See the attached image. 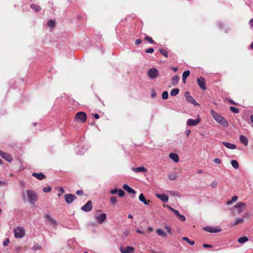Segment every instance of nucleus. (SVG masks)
Masks as SVG:
<instances>
[{"instance_id":"1","label":"nucleus","mask_w":253,"mask_h":253,"mask_svg":"<svg viewBox=\"0 0 253 253\" xmlns=\"http://www.w3.org/2000/svg\"><path fill=\"white\" fill-rule=\"evenodd\" d=\"M22 198L24 202L28 201L32 205H35L38 199L37 193L32 190H27L22 193Z\"/></svg>"},{"instance_id":"2","label":"nucleus","mask_w":253,"mask_h":253,"mask_svg":"<svg viewBox=\"0 0 253 253\" xmlns=\"http://www.w3.org/2000/svg\"><path fill=\"white\" fill-rule=\"evenodd\" d=\"M211 114L213 119L219 124L224 126H228V122L223 117L213 110L211 111Z\"/></svg>"},{"instance_id":"3","label":"nucleus","mask_w":253,"mask_h":253,"mask_svg":"<svg viewBox=\"0 0 253 253\" xmlns=\"http://www.w3.org/2000/svg\"><path fill=\"white\" fill-rule=\"evenodd\" d=\"M87 119L86 114L82 111L79 112L76 114L75 119L77 122L81 123H84L86 122Z\"/></svg>"},{"instance_id":"4","label":"nucleus","mask_w":253,"mask_h":253,"mask_svg":"<svg viewBox=\"0 0 253 253\" xmlns=\"http://www.w3.org/2000/svg\"><path fill=\"white\" fill-rule=\"evenodd\" d=\"M14 236L16 238H21L25 234V229L23 227H17L14 230Z\"/></svg>"},{"instance_id":"5","label":"nucleus","mask_w":253,"mask_h":253,"mask_svg":"<svg viewBox=\"0 0 253 253\" xmlns=\"http://www.w3.org/2000/svg\"><path fill=\"white\" fill-rule=\"evenodd\" d=\"M159 71L156 68H151L147 71V75L149 79H154L159 75Z\"/></svg>"},{"instance_id":"6","label":"nucleus","mask_w":253,"mask_h":253,"mask_svg":"<svg viewBox=\"0 0 253 253\" xmlns=\"http://www.w3.org/2000/svg\"><path fill=\"white\" fill-rule=\"evenodd\" d=\"M246 208V204L243 202H239L234 206V209H238L237 211L238 214L241 213Z\"/></svg>"},{"instance_id":"7","label":"nucleus","mask_w":253,"mask_h":253,"mask_svg":"<svg viewBox=\"0 0 253 253\" xmlns=\"http://www.w3.org/2000/svg\"><path fill=\"white\" fill-rule=\"evenodd\" d=\"M184 96L185 99L187 102L194 105L195 106L199 105V104L195 101L193 97L190 95L189 91L185 92Z\"/></svg>"},{"instance_id":"8","label":"nucleus","mask_w":253,"mask_h":253,"mask_svg":"<svg viewBox=\"0 0 253 253\" xmlns=\"http://www.w3.org/2000/svg\"><path fill=\"white\" fill-rule=\"evenodd\" d=\"M64 197L66 202L68 204L72 203L77 199V197L72 194H66L65 195Z\"/></svg>"},{"instance_id":"9","label":"nucleus","mask_w":253,"mask_h":253,"mask_svg":"<svg viewBox=\"0 0 253 253\" xmlns=\"http://www.w3.org/2000/svg\"><path fill=\"white\" fill-rule=\"evenodd\" d=\"M203 230L212 233L219 232L221 229L219 227H213L212 226H206L203 228Z\"/></svg>"},{"instance_id":"10","label":"nucleus","mask_w":253,"mask_h":253,"mask_svg":"<svg viewBox=\"0 0 253 253\" xmlns=\"http://www.w3.org/2000/svg\"><path fill=\"white\" fill-rule=\"evenodd\" d=\"M92 204L91 201H88L86 203L81 207V210L84 212H88L91 211Z\"/></svg>"},{"instance_id":"11","label":"nucleus","mask_w":253,"mask_h":253,"mask_svg":"<svg viewBox=\"0 0 253 253\" xmlns=\"http://www.w3.org/2000/svg\"><path fill=\"white\" fill-rule=\"evenodd\" d=\"M197 82L199 87L203 90H206L207 87L205 85V80L204 77H200L197 79Z\"/></svg>"},{"instance_id":"12","label":"nucleus","mask_w":253,"mask_h":253,"mask_svg":"<svg viewBox=\"0 0 253 253\" xmlns=\"http://www.w3.org/2000/svg\"><path fill=\"white\" fill-rule=\"evenodd\" d=\"M0 156L8 162L12 161V158L10 154L0 150Z\"/></svg>"},{"instance_id":"13","label":"nucleus","mask_w":253,"mask_h":253,"mask_svg":"<svg viewBox=\"0 0 253 253\" xmlns=\"http://www.w3.org/2000/svg\"><path fill=\"white\" fill-rule=\"evenodd\" d=\"M94 216L96 220L99 223H102L106 219V215L104 213L95 214Z\"/></svg>"},{"instance_id":"14","label":"nucleus","mask_w":253,"mask_h":253,"mask_svg":"<svg viewBox=\"0 0 253 253\" xmlns=\"http://www.w3.org/2000/svg\"><path fill=\"white\" fill-rule=\"evenodd\" d=\"M200 122V119L197 118V119L194 120L192 119H189L187 121V125L188 126H195Z\"/></svg>"},{"instance_id":"15","label":"nucleus","mask_w":253,"mask_h":253,"mask_svg":"<svg viewBox=\"0 0 253 253\" xmlns=\"http://www.w3.org/2000/svg\"><path fill=\"white\" fill-rule=\"evenodd\" d=\"M134 251V249L130 246H127L126 248H121L120 249V251L122 253H132Z\"/></svg>"},{"instance_id":"16","label":"nucleus","mask_w":253,"mask_h":253,"mask_svg":"<svg viewBox=\"0 0 253 253\" xmlns=\"http://www.w3.org/2000/svg\"><path fill=\"white\" fill-rule=\"evenodd\" d=\"M156 196L164 203H167L169 201L168 196L165 194H157Z\"/></svg>"},{"instance_id":"17","label":"nucleus","mask_w":253,"mask_h":253,"mask_svg":"<svg viewBox=\"0 0 253 253\" xmlns=\"http://www.w3.org/2000/svg\"><path fill=\"white\" fill-rule=\"evenodd\" d=\"M132 170L133 171L136 173L140 172H146L147 171V169L144 167L132 168Z\"/></svg>"},{"instance_id":"18","label":"nucleus","mask_w":253,"mask_h":253,"mask_svg":"<svg viewBox=\"0 0 253 253\" xmlns=\"http://www.w3.org/2000/svg\"><path fill=\"white\" fill-rule=\"evenodd\" d=\"M46 219L52 225H56L57 222L49 214H45L44 216Z\"/></svg>"},{"instance_id":"19","label":"nucleus","mask_w":253,"mask_h":253,"mask_svg":"<svg viewBox=\"0 0 253 253\" xmlns=\"http://www.w3.org/2000/svg\"><path fill=\"white\" fill-rule=\"evenodd\" d=\"M124 189L126 190L129 194H135V190L127 184H124L123 186Z\"/></svg>"},{"instance_id":"20","label":"nucleus","mask_w":253,"mask_h":253,"mask_svg":"<svg viewBox=\"0 0 253 253\" xmlns=\"http://www.w3.org/2000/svg\"><path fill=\"white\" fill-rule=\"evenodd\" d=\"M139 200L140 201L142 202L145 205H148L151 202V201L150 200L147 201L145 199V198L142 193L140 194V195L139 196Z\"/></svg>"},{"instance_id":"21","label":"nucleus","mask_w":253,"mask_h":253,"mask_svg":"<svg viewBox=\"0 0 253 253\" xmlns=\"http://www.w3.org/2000/svg\"><path fill=\"white\" fill-rule=\"evenodd\" d=\"M32 176L34 177H35L36 178H37L39 180H42L45 177L44 175L42 172H40V173L33 172Z\"/></svg>"},{"instance_id":"22","label":"nucleus","mask_w":253,"mask_h":253,"mask_svg":"<svg viewBox=\"0 0 253 253\" xmlns=\"http://www.w3.org/2000/svg\"><path fill=\"white\" fill-rule=\"evenodd\" d=\"M222 144L230 149H235L236 148V145L229 142H222Z\"/></svg>"},{"instance_id":"23","label":"nucleus","mask_w":253,"mask_h":253,"mask_svg":"<svg viewBox=\"0 0 253 253\" xmlns=\"http://www.w3.org/2000/svg\"><path fill=\"white\" fill-rule=\"evenodd\" d=\"M169 157L175 163H177L179 161V157L177 154L173 153H171L169 155Z\"/></svg>"},{"instance_id":"24","label":"nucleus","mask_w":253,"mask_h":253,"mask_svg":"<svg viewBox=\"0 0 253 253\" xmlns=\"http://www.w3.org/2000/svg\"><path fill=\"white\" fill-rule=\"evenodd\" d=\"M239 139L240 142L242 143H243L245 146H247L248 145V140L246 136L243 135H241L239 136Z\"/></svg>"},{"instance_id":"25","label":"nucleus","mask_w":253,"mask_h":253,"mask_svg":"<svg viewBox=\"0 0 253 253\" xmlns=\"http://www.w3.org/2000/svg\"><path fill=\"white\" fill-rule=\"evenodd\" d=\"M179 80V77L177 75H175L171 78V84L175 85L178 83Z\"/></svg>"},{"instance_id":"26","label":"nucleus","mask_w":253,"mask_h":253,"mask_svg":"<svg viewBox=\"0 0 253 253\" xmlns=\"http://www.w3.org/2000/svg\"><path fill=\"white\" fill-rule=\"evenodd\" d=\"M168 177L169 180H174L177 177V172H173L169 173Z\"/></svg>"},{"instance_id":"27","label":"nucleus","mask_w":253,"mask_h":253,"mask_svg":"<svg viewBox=\"0 0 253 253\" xmlns=\"http://www.w3.org/2000/svg\"><path fill=\"white\" fill-rule=\"evenodd\" d=\"M190 73V72L189 70L185 71L183 73L182 81L184 83L186 82V80L187 78L189 76Z\"/></svg>"},{"instance_id":"28","label":"nucleus","mask_w":253,"mask_h":253,"mask_svg":"<svg viewBox=\"0 0 253 253\" xmlns=\"http://www.w3.org/2000/svg\"><path fill=\"white\" fill-rule=\"evenodd\" d=\"M243 218H238L234 223H231V226H234L237 225V224L242 223L243 222Z\"/></svg>"},{"instance_id":"29","label":"nucleus","mask_w":253,"mask_h":253,"mask_svg":"<svg viewBox=\"0 0 253 253\" xmlns=\"http://www.w3.org/2000/svg\"><path fill=\"white\" fill-rule=\"evenodd\" d=\"M249 240L248 238L246 236L240 237L238 239V242L240 244H244Z\"/></svg>"},{"instance_id":"30","label":"nucleus","mask_w":253,"mask_h":253,"mask_svg":"<svg viewBox=\"0 0 253 253\" xmlns=\"http://www.w3.org/2000/svg\"><path fill=\"white\" fill-rule=\"evenodd\" d=\"M156 233L163 237H166L167 236V234L161 229H157L156 230Z\"/></svg>"},{"instance_id":"31","label":"nucleus","mask_w":253,"mask_h":253,"mask_svg":"<svg viewBox=\"0 0 253 253\" xmlns=\"http://www.w3.org/2000/svg\"><path fill=\"white\" fill-rule=\"evenodd\" d=\"M179 92V90L178 88H174L172 89L170 92V95L171 96H174L178 94Z\"/></svg>"},{"instance_id":"32","label":"nucleus","mask_w":253,"mask_h":253,"mask_svg":"<svg viewBox=\"0 0 253 253\" xmlns=\"http://www.w3.org/2000/svg\"><path fill=\"white\" fill-rule=\"evenodd\" d=\"M231 164L235 169H238L239 168V164L236 160H232L231 161Z\"/></svg>"},{"instance_id":"33","label":"nucleus","mask_w":253,"mask_h":253,"mask_svg":"<svg viewBox=\"0 0 253 253\" xmlns=\"http://www.w3.org/2000/svg\"><path fill=\"white\" fill-rule=\"evenodd\" d=\"M30 7L31 8L34 9L36 12H38L41 9L40 6L37 4H31Z\"/></svg>"},{"instance_id":"34","label":"nucleus","mask_w":253,"mask_h":253,"mask_svg":"<svg viewBox=\"0 0 253 253\" xmlns=\"http://www.w3.org/2000/svg\"><path fill=\"white\" fill-rule=\"evenodd\" d=\"M238 197L237 196H233L231 200L227 202L226 204L227 205H231L233 202H236L238 200Z\"/></svg>"},{"instance_id":"35","label":"nucleus","mask_w":253,"mask_h":253,"mask_svg":"<svg viewBox=\"0 0 253 253\" xmlns=\"http://www.w3.org/2000/svg\"><path fill=\"white\" fill-rule=\"evenodd\" d=\"M182 240L185 241L188 243H189L190 245H194L195 244V242L194 241H191L189 239L188 237H183L182 238Z\"/></svg>"},{"instance_id":"36","label":"nucleus","mask_w":253,"mask_h":253,"mask_svg":"<svg viewBox=\"0 0 253 253\" xmlns=\"http://www.w3.org/2000/svg\"><path fill=\"white\" fill-rule=\"evenodd\" d=\"M159 50L160 53L161 54H162L163 55H164L165 57H168V52L166 50L160 48L159 49Z\"/></svg>"},{"instance_id":"37","label":"nucleus","mask_w":253,"mask_h":253,"mask_svg":"<svg viewBox=\"0 0 253 253\" xmlns=\"http://www.w3.org/2000/svg\"><path fill=\"white\" fill-rule=\"evenodd\" d=\"M47 25L50 27H54L55 25V21L53 20L50 19L48 21Z\"/></svg>"},{"instance_id":"38","label":"nucleus","mask_w":253,"mask_h":253,"mask_svg":"<svg viewBox=\"0 0 253 253\" xmlns=\"http://www.w3.org/2000/svg\"><path fill=\"white\" fill-rule=\"evenodd\" d=\"M110 202L113 205H115L117 203V198L115 196H111L110 198Z\"/></svg>"},{"instance_id":"39","label":"nucleus","mask_w":253,"mask_h":253,"mask_svg":"<svg viewBox=\"0 0 253 253\" xmlns=\"http://www.w3.org/2000/svg\"><path fill=\"white\" fill-rule=\"evenodd\" d=\"M169 97L168 92L167 91H165L162 93V97L163 99L165 100L168 99Z\"/></svg>"},{"instance_id":"40","label":"nucleus","mask_w":253,"mask_h":253,"mask_svg":"<svg viewBox=\"0 0 253 253\" xmlns=\"http://www.w3.org/2000/svg\"><path fill=\"white\" fill-rule=\"evenodd\" d=\"M230 110L234 113H238L239 112V109L233 106H231L230 107Z\"/></svg>"},{"instance_id":"41","label":"nucleus","mask_w":253,"mask_h":253,"mask_svg":"<svg viewBox=\"0 0 253 253\" xmlns=\"http://www.w3.org/2000/svg\"><path fill=\"white\" fill-rule=\"evenodd\" d=\"M118 193L120 197H123L125 194V192L121 189H119Z\"/></svg>"},{"instance_id":"42","label":"nucleus","mask_w":253,"mask_h":253,"mask_svg":"<svg viewBox=\"0 0 253 253\" xmlns=\"http://www.w3.org/2000/svg\"><path fill=\"white\" fill-rule=\"evenodd\" d=\"M145 39L152 44L155 43V41L151 37L148 36H145Z\"/></svg>"},{"instance_id":"43","label":"nucleus","mask_w":253,"mask_h":253,"mask_svg":"<svg viewBox=\"0 0 253 253\" xmlns=\"http://www.w3.org/2000/svg\"><path fill=\"white\" fill-rule=\"evenodd\" d=\"M51 190V188L50 186L45 187L43 188V192L45 193L49 192Z\"/></svg>"},{"instance_id":"44","label":"nucleus","mask_w":253,"mask_h":253,"mask_svg":"<svg viewBox=\"0 0 253 253\" xmlns=\"http://www.w3.org/2000/svg\"><path fill=\"white\" fill-rule=\"evenodd\" d=\"M8 184V182L7 181H5V180H0V186H6Z\"/></svg>"},{"instance_id":"45","label":"nucleus","mask_w":253,"mask_h":253,"mask_svg":"<svg viewBox=\"0 0 253 253\" xmlns=\"http://www.w3.org/2000/svg\"><path fill=\"white\" fill-rule=\"evenodd\" d=\"M41 248V247L40 245L36 244L33 247L32 249L34 251H37L38 250H40Z\"/></svg>"},{"instance_id":"46","label":"nucleus","mask_w":253,"mask_h":253,"mask_svg":"<svg viewBox=\"0 0 253 253\" xmlns=\"http://www.w3.org/2000/svg\"><path fill=\"white\" fill-rule=\"evenodd\" d=\"M177 217L182 221H185L186 220V217L183 215L179 214Z\"/></svg>"},{"instance_id":"47","label":"nucleus","mask_w":253,"mask_h":253,"mask_svg":"<svg viewBox=\"0 0 253 253\" xmlns=\"http://www.w3.org/2000/svg\"><path fill=\"white\" fill-rule=\"evenodd\" d=\"M217 182L216 181H213L211 183V187L212 188H215L217 186Z\"/></svg>"},{"instance_id":"48","label":"nucleus","mask_w":253,"mask_h":253,"mask_svg":"<svg viewBox=\"0 0 253 253\" xmlns=\"http://www.w3.org/2000/svg\"><path fill=\"white\" fill-rule=\"evenodd\" d=\"M154 51V50L153 48L151 47V48H148L146 51L145 52L146 53H153Z\"/></svg>"},{"instance_id":"49","label":"nucleus","mask_w":253,"mask_h":253,"mask_svg":"<svg viewBox=\"0 0 253 253\" xmlns=\"http://www.w3.org/2000/svg\"><path fill=\"white\" fill-rule=\"evenodd\" d=\"M119 189L115 188L114 189H112L110 191V193L112 194H116L118 193Z\"/></svg>"},{"instance_id":"50","label":"nucleus","mask_w":253,"mask_h":253,"mask_svg":"<svg viewBox=\"0 0 253 253\" xmlns=\"http://www.w3.org/2000/svg\"><path fill=\"white\" fill-rule=\"evenodd\" d=\"M213 162L218 164H220L221 163V160L219 158H215L213 160Z\"/></svg>"},{"instance_id":"51","label":"nucleus","mask_w":253,"mask_h":253,"mask_svg":"<svg viewBox=\"0 0 253 253\" xmlns=\"http://www.w3.org/2000/svg\"><path fill=\"white\" fill-rule=\"evenodd\" d=\"M76 194L79 196H81L83 194V191L82 190H78L76 191Z\"/></svg>"},{"instance_id":"52","label":"nucleus","mask_w":253,"mask_h":253,"mask_svg":"<svg viewBox=\"0 0 253 253\" xmlns=\"http://www.w3.org/2000/svg\"><path fill=\"white\" fill-rule=\"evenodd\" d=\"M9 239H6L3 242V245L4 246H6L9 243Z\"/></svg>"},{"instance_id":"53","label":"nucleus","mask_w":253,"mask_h":253,"mask_svg":"<svg viewBox=\"0 0 253 253\" xmlns=\"http://www.w3.org/2000/svg\"><path fill=\"white\" fill-rule=\"evenodd\" d=\"M141 42H142V40L140 39H138L135 41V43L136 45H138V44H140L141 43Z\"/></svg>"},{"instance_id":"54","label":"nucleus","mask_w":253,"mask_h":253,"mask_svg":"<svg viewBox=\"0 0 253 253\" xmlns=\"http://www.w3.org/2000/svg\"><path fill=\"white\" fill-rule=\"evenodd\" d=\"M165 228H166V230H167V232H168L170 234H171V229H170V228L169 227H168V226H165Z\"/></svg>"},{"instance_id":"55","label":"nucleus","mask_w":253,"mask_h":253,"mask_svg":"<svg viewBox=\"0 0 253 253\" xmlns=\"http://www.w3.org/2000/svg\"><path fill=\"white\" fill-rule=\"evenodd\" d=\"M250 213H248V212H246V213H245L244 214L243 216V219H244V218H246L249 217L250 216Z\"/></svg>"},{"instance_id":"56","label":"nucleus","mask_w":253,"mask_h":253,"mask_svg":"<svg viewBox=\"0 0 253 253\" xmlns=\"http://www.w3.org/2000/svg\"><path fill=\"white\" fill-rule=\"evenodd\" d=\"M173 213H174V214H175L176 216H178V215H179V214H180V213H179L178 211H177L176 210H173Z\"/></svg>"},{"instance_id":"57","label":"nucleus","mask_w":253,"mask_h":253,"mask_svg":"<svg viewBox=\"0 0 253 253\" xmlns=\"http://www.w3.org/2000/svg\"><path fill=\"white\" fill-rule=\"evenodd\" d=\"M212 247V245H209V244H204L203 245V247L205 248H210V247Z\"/></svg>"},{"instance_id":"58","label":"nucleus","mask_w":253,"mask_h":253,"mask_svg":"<svg viewBox=\"0 0 253 253\" xmlns=\"http://www.w3.org/2000/svg\"><path fill=\"white\" fill-rule=\"evenodd\" d=\"M136 232L138 233L141 234H144V232H143L142 231H141V230L138 229L136 230Z\"/></svg>"},{"instance_id":"59","label":"nucleus","mask_w":253,"mask_h":253,"mask_svg":"<svg viewBox=\"0 0 253 253\" xmlns=\"http://www.w3.org/2000/svg\"><path fill=\"white\" fill-rule=\"evenodd\" d=\"M228 101L229 103H230L232 104H236L235 102L231 99H228Z\"/></svg>"},{"instance_id":"60","label":"nucleus","mask_w":253,"mask_h":253,"mask_svg":"<svg viewBox=\"0 0 253 253\" xmlns=\"http://www.w3.org/2000/svg\"><path fill=\"white\" fill-rule=\"evenodd\" d=\"M249 24L250 25V26L253 28V18L251 19L250 20V22H249Z\"/></svg>"},{"instance_id":"61","label":"nucleus","mask_w":253,"mask_h":253,"mask_svg":"<svg viewBox=\"0 0 253 253\" xmlns=\"http://www.w3.org/2000/svg\"><path fill=\"white\" fill-rule=\"evenodd\" d=\"M93 116L96 119H98L99 118V115L97 113L94 114Z\"/></svg>"},{"instance_id":"62","label":"nucleus","mask_w":253,"mask_h":253,"mask_svg":"<svg viewBox=\"0 0 253 253\" xmlns=\"http://www.w3.org/2000/svg\"><path fill=\"white\" fill-rule=\"evenodd\" d=\"M190 132H191V131H190V129H188V130H186V136H187V137H188V136H189V134H190Z\"/></svg>"},{"instance_id":"63","label":"nucleus","mask_w":253,"mask_h":253,"mask_svg":"<svg viewBox=\"0 0 253 253\" xmlns=\"http://www.w3.org/2000/svg\"><path fill=\"white\" fill-rule=\"evenodd\" d=\"M151 96L152 97H155L156 96V93L155 91H153L151 93Z\"/></svg>"},{"instance_id":"64","label":"nucleus","mask_w":253,"mask_h":253,"mask_svg":"<svg viewBox=\"0 0 253 253\" xmlns=\"http://www.w3.org/2000/svg\"><path fill=\"white\" fill-rule=\"evenodd\" d=\"M250 119L252 123L253 124V115H251Z\"/></svg>"}]
</instances>
